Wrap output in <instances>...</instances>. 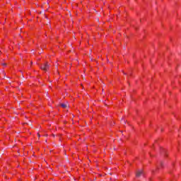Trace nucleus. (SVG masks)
Instances as JSON below:
<instances>
[{
  "label": "nucleus",
  "mask_w": 181,
  "mask_h": 181,
  "mask_svg": "<svg viewBox=\"0 0 181 181\" xmlns=\"http://www.w3.org/2000/svg\"><path fill=\"white\" fill-rule=\"evenodd\" d=\"M61 107L62 108H67L69 107V103H62L61 104Z\"/></svg>",
  "instance_id": "obj_3"
},
{
  "label": "nucleus",
  "mask_w": 181,
  "mask_h": 181,
  "mask_svg": "<svg viewBox=\"0 0 181 181\" xmlns=\"http://www.w3.org/2000/svg\"><path fill=\"white\" fill-rule=\"evenodd\" d=\"M159 168H160V167H159V166H158V167H157V169H159Z\"/></svg>",
  "instance_id": "obj_9"
},
{
  "label": "nucleus",
  "mask_w": 181,
  "mask_h": 181,
  "mask_svg": "<svg viewBox=\"0 0 181 181\" xmlns=\"http://www.w3.org/2000/svg\"><path fill=\"white\" fill-rule=\"evenodd\" d=\"M52 136H54V134H52Z\"/></svg>",
  "instance_id": "obj_10"
},
{
  "label": "nucleus",
  "mask_w": 181,
  "mask_h": 181,
  "mask_svg": "<svg viewBox=\"0 0 181 181\" xmlns=\"http://www.w3.org/2000/svg\"><path fill=\"white\" fill-rule=\"evenodd\" d=\"M30 64H33V62H30Z\"/></svg>",
  "instance_id": "obj_8"
},
{
  "label": "nucleus",
  "mask_w": 181,
  "mask_h": 181,
  "mask_svg": "<svg viewBox=\"0 0 181 181\" xmlns=\"http://www.w3.org/2000/svg\"><path fill=\"white\" fill-rule=\"evenodd\" d=\"M1 64H2V66H6V63H3Z\"/></svg>",
  "instance_id": "obj_6"
},
{
  "label": "nucleus",
  "mask_w": 181,
  "mask_h": 181,
  "mask_svg": "<svg viewBox=\"0 0 181 181\" xmlns=\"http://www.w3.org/2000/svg\"><path fill=\"white\" fill-rule=\"evenodd\" d=\"M37 135H38V138H40V134L39 133L37 134Z\"/></svg>",
  "instance_id": "obj_7"
},
{
  "label": "nucleus",
  "mask_w": 181,
  "mask_h": 181,
  "mask_svg": "<svg viewBox=\"0 0 181 181\" xmlns=\"http://www.w3.org/2000/svg\"><path fill=\"white\" fill-rule=\"evenodd\" d=\"M49 67H50V64H49V63L47 62H45L40 66V69L41 70H44V71H47Z\"/></svg>",
  "instance_id": "obj_1"
},
{
  "label": "nucleus",
  "mask_w": 181,
  "mask_h": 181,
  "mask_svg": "<svg viewBox=\"0 0 181 181\" xmlns=\"http://www.w3.org/2000/svg\"><path fill=\"white\" fill-rule=\"evenodd\" d=\"M163 163L160 162V166H163Z\"/></svg>",
  "instance_id": "obj_5"
},
{
  "label": "nucleus",
  "mask_w": 181,
  "mask_h": 181,
  "mask_svg": "<svg viewBox=\"0 0 181 181\" xmlns=\"http://www.w3.org/2000/svg\"><path fill=\"white\" fill-rule=\"evenodd\" d=\"M144 175V171L142 170H139L136 172V177H141Z\"/></svg>",
  "instance_id": "obj_2"
},
{
  "label": "nucleus",
  "mask_w": 181,
  "mask_h": 181,
  "mask_svg": "<svg viewBox=\"0 0 181 181\" xmlns=\"http://www.w3.org/2000/svg\"><path fill=\"white\" fill-rule=\"evenodd\" d=\"M121 123H122V124H126V123H127V121H126L125 119H122Z\"/></svg>",
  "instance_id": "obj_4"
}]
</instances>
